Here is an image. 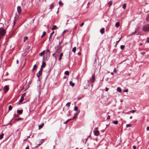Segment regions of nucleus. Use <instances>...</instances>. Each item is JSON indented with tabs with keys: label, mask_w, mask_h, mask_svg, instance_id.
I'll use <instances>...</instances> for the list:
<instances>
[{
	"label": "nucleus",
	"mask_w": 149,
	"mask_h": 149,
	"mask_svg": "<svg viewBox=\"0 0 149 149\" xmlns=\"http://www.w3.org/2000/svg\"><path fill=\"white\" fill-rule=\"evenodd\" d=\"M6 34V31L4 29H0V43H1V40Z\"/></svg>",
	"instance_id": "f257e3e1"
},
{
	"label": "nucleus",
	"mask_w": 149,
	"mask_h": 149,
	"mask_svg": "<svg viewBox=\"0 0 149 149\" xmlns=\"http://www.w3.org/2000/svg\"><path fill=\"white\" fill-rule=\"evenodd\" d=\"M142 29L144 32L149 31V24L144 25L142 27Z\"/></svg>",
	"instance_id": "f03ea898"
},
{
	"label": "nucleus",
	"mask_w": 149,
	"mask_h": 149,
	"mask_svg": "<svg viewBox=\"0 0 149 149\" xmlns=\"http://www.w3.org/2000/svg\"><path fill=\"white\" fill-rule=\"evenodd\" d=\"M9 86L8 85H5L3 88V91L4 93H6L9 90Z\"/></svg>",
	"instance_id": "7ed1b4c3"
},
{
	"label": "nucleus",
	"mask_w": 149,
	"mask_h": 149,
	"mask_svg": "<svg viewBox=\"0 0 149 149\" xmlns=\"http://www.w3.org/2000/svg\"><path fill=\"white\" fill-rule=\"evenodd\" d=\"M42 70L43 69L41 68L38 73H37L36 76L39 78L40 76L42 75Z\"/></svg>",
	"instance_id": "20e7f679"
},
{
	"label": "nucleus",
	"mask_w": 149,
	"mask_h": 149,
	"mask_svg": "<svg viewBox=\"0 0 149 149\" xmlns=\"http://www.w3.org/2000/svg\"><path fill=\"white\" fill-rule=\"evenodd\" d=\"M95 80V73H94L93 75H92V78L90 79L88 82L90 81L91 82H93Z\"/></svg>",
	"instance_id": "39448f33"
},
{
	"label": "nucleus",
	"mask_w": 149,
	"mask_h": 149,
	"mask_svg": "<svg viewBox=\"0 0 149 149\" xmlns=\"http://www.w3.org/2000/svg\"><path fill=\"white\" fill-rule=\"evenodd\" d=\"M46 58L49 57L50 55V51L49 49H47L46 50Z\"/></svg>",
	"instance_id": "423d86ee"
},
{
	"label": "nucleus",
	"mask_w": 149,
	"mask_h": 149,
	"mask_svg": "<svg viewBox=\"0 0 149 149\" xmlns=\"http://www.w3.org/2000/svg\"><path fill=\"white\" fill-rule=\"evenodd\" d=\"M25 93H24L22 95L20 99L19 100L20 102H22L23 101L24 97L25 96Z\"/></svg>",
	"instance_id": "0eeeda50"
},
{
	"label": "nucleus",
	"mask_w": 149,
	"mask_h": 149,
	"mask_svg": "<svg viewBox=\"0 0 149 149\" xmlns=\"http://www.w3.org/2000/svg\"><path fill=\"white\" fill-rule=\"evenodd\" d=\"M17 9L18 13L19 14H20L21 12L22 11L21 8L19 6H18L17 7Z\"/></svg>",
	"instance_id": "6e6552de"
},
{
	"label": "nucleus",
	"mask_w": 149,
	"mask_h": 149,
	"mask_svg": "<svg viewBox=\"0 0 149 149\" xmlns=\"http://www.w3.org/2000/svg\"><path fill=\"white\" fill-rule=\"evenodd\" d=\"M94 133L95 135L98 136L99 135V132L98 131H94Z\"/></svg>",
	"instance_id": "1a4fd4ad"
},
{
	"label": "nucleus",
	"mask_w": 149,
	"mask_h": 149,
	"mask_svg": "<svg viewBox=\"0 0 149 149\" xmlns=\"http://www.w3.org/2000/svg\"><path fill=\"white\" fill-rule=\"evenodd\" d=\"M46 65V63L44 62H42V64L41 66V68H44L45 67Z\"/></svg>",
	"instance_id": "9d476101"
},
{
	"label": "nucleus",
	"mask_w": 149,
	"mask_h": 149,
	"mask_svg": "<svg viewBox=\"0 0 149 149\" xmlns=\"http://www.w3.org/2000/svg\"><path fill=\"white\" fill-rule=\"evenodd\" d=\"M100 33L102 34H103L104 33V28H102L100 31Z\"/></svg>",
	"instance_id": "9b49d317"
},
{
	"label": "nucleus",
	"mask_w": 149,
	"mask_h": 149,
	"mask_svg": "<svg viewBox=\"0 0 149 149\" xmlns=\"http://www.w3.org/2000/svg\"><path fill=\"white\" fill-rule=\"evenodd\" d=\"M54 31H53L50 34V36H49V41H50V40L51 38L52 37L53 35V34L54 33Z\"/></svg>",
	"instance_id": "f8f14e48"
},
{
	"label": "nucleus",
	"mask_w": 149,
	"mask_h": 149,
	"mask_svg": "<svg viewBox=\"0 0 149 149\" xmlns=\"http://www.w3.org/2000/svg\"><path fill=\"white\" fill-rule=\"evenodd\" d=\"M79 113V112H77V113H75L74 114V116L73 117V119H75L78 115Z\"/></svg>",
	"instance_id": "ddd939ff"
},
{
	"label": "nucleus",
	"mask_w": 149,
	"mask_h": 149,
	"mask_svg": "<svg viewBox=\"0 0 149 149\" xmlns=\"http://www.w3.org/2000/svg\"><path fill=\"white\" fill-rule=\"evenodd\" d=\"M58 29L56 25H54L53 27L51 28V29L52 30H54Z\"/></svg>",
	"instance_id": "4468645a"
},
{
	"label": "nucleus",
	"mask_w": 149,
	"mask_h": 149,
	"mask_svg": "<svg viewBox=\"0 0 149 149\" xmlns=\"http://www.w3.org/2000/svg\"><path fill=\"white\" fill-rule=\"evenodd\" d=\"M63 55V53H61L60 55L59 58V61H60L62 59V57Z\"/></svg>",
	"instance_id": "2eb2a0df"
},
{
	"label": "nucleus",
	"mask_w": 149,
	"mask_h": 149,
	"mask_svg": "<svg viewBox=\"0 0 149 149\" xmlns=\"http://www.w3.org/2000/svg\"><path fill=\"white\" fill-rule=\"evenodd\" d=\"M22 112L23 111L22 110H17V113H19L20 114H21L22 113Z\"/></svg>",
	"instance_id": "dca6fc26"
},
{
	"label": "nucleus",
	"mask_w": 149,
	"mask_h": 149,
	"mask_svg": "<svg viewBox=\"0 0 149 149\" xmlns=\"http://www.w3.org/2000/svg\"><path fill=\"white\" fill-rule=\"evenodd\" d=\"M120 26V23L119 22H117L115 24V26L117 27H118Z\"/></svg>",
	"instance_id": "f3484780"
},
{
	"label": "nucleus",
	"mask_w": 149,
	"mask_h": 149,
	"mask_svg": "<svg viewBox=\"0 0 149 149\" xmlns=\"http://www.w3.org/2000/svg\"><path fill=\"white\" fill-rule=\"evenodd\" d=\"M117 91L119 92H122V90L120 87H118L117 88Z\"/></svg>",
	"instance_id": "a211bd4d"
},
{
	"label": "nucleus",
	"mask_w": 149,
	"mask_h": 149,
	"mask_svg": "<svg viewBox=\"0 0 149 149\" xmlns=\"http://www.w3.org/2000/svg\"><path fill=\"white\" fill-rule=\"evenodd\" d=\"M70 84L72 87H73L74 86V84L72 82V81L70 82Z\"/></svg>",
	"instance_id": "6ab92c4d"
},
{
	"label": "nucleus",
	"mask_w": 149,
	"mask_h": 149,
	"mask_svg": "<svg viewBox=\"0 0 149 149\" xmlns=\"http://www.w3.org/2000/svg\"><path fill=\"white\" fill-rule=\"evenodd\" d=\"M44 124L43 123H42L41 125H39V126H38L39 127V129H40L41 128H42L43 127V126H44Z\"/></svg>",
	"instance_id": "aec40b11"
},
{
	"label": "nucleus",
	"mask_w": 149,
	"mask_h": 149,
	"mask_svg": "<svg viewBox=\"0 0 149 149\" xmlns=\"http://www.w3.org/2000/svg\"><path fill=\"white\" fill-rule=\"evenodd\" d=\"M59 4L61 6H62L63 5V3H62L61 1H60L59 2Z\"/></svg>",
	"instance_id": "412c9836"
},
{
	"label": "nucleus",
	"mask_w": 149,
	"mask_h": 149,
	"mask_svg": "<svg viewBox=\"0 0 149 149\" xmlns=\"http://www.w3.org/2000/svg\"><path fill=\"white\" fill-rule=\"evenodd\" d=\"M112 123L114 124L117 125L118 124V122L117 120H114L112 122Z\"/></svg>",
	"instance_id": "4be33fe9"
},
{
	"label": "nucleus",
	"mask_w": 149,
	"mask_h": 149,
	"mask_svg": "<svg viewBox=\"0 0 149 149\" xmlns=\"http://www.w3.org/2000/svg\"><path fill=\"white\" fill-rule=\"evenodd\" d=\"M45 50L43 51L42 52L40 53L39 54L40 56H42L45 53Z\"/></svg>",
	"instance_id": "5701e85b"
},
{
	"label": "nucleus",
	"mask_w": 149,
	"mask_h": 149,
	"mask_svg": "<svg viewBox=\"0 0 149 149\" xmlns=\"http://www.w3.org/2000/svg\"><path fill=\"white\" fill-rule=\"evenodd\" d=\"M76 47H74L72 49V51L74 53H75L76 52Z\"/></svg>",
	"instance_id": "b1692460"
},
{
	"label": "nucleus",
	"mask_w": 149,
	"mask_h": 149,
	"mask_svg": "<svg viewBox=\"0 0 149 149\" xmlns=\"http://www.w3.org/2000/svg\"><path fill=\"white\" fill-rule=\"evenodd\" d=\"M46 33L45 31H43V32L42 35L41 36V38H43L45 35Z\"/></svg>",
	"instance_id": "393cba45"
},
{
	"label": "nucleus",
	"mask_w": 149,
	"mask_h": 149,
	"mask_svg": "<svg viewBox=\"0 0 149 149\" xmlns=\"http://www.w3.org/2000/svg\"><path fill=\"white\" fill-rule=\"evenodd\" d=\"M64 74L67 75H69V71H66L65 72Z\"/></svg>",
	"instance_id": "a878e982"
},
{
	"label": "nucleus",
	"mask_w": 149,
	"mask_h": 149,
	"mask_svg": "<svg viewBox=\"0 0 149 149\" xmlns=\"http://www.w3.org/2000/svg\"><path fill=\"white\" fill-rule=\"evenodd\" d=\"M36 67H37L36 65V64L35 65H34L33 68L32 69V71H33L36 68Z\"/></svg>",
	"instance_id": "bb28decb"
},
{
	"label": "nucleus",
	"mask_w": 149,
	"mask_h": 149,
	"mask_svg": "<svg viewBox=\"0 0 149 149\" xmlns=\"http://www.w3.org/2000/svg\"><path fill=\"white\" fill-rule=\"evenodd\" d=\"M53 7H54L53 3H52L50 5V8L51 9H52L53 8Z\"/></svg>",
	"instance_id": "cd10ccee"
},
{
	"label": "nucleus",
	"mask_w": 149,
	"mask_h": 149,
	"mask_svg": "<svg viewBox=\"0 0 149 149\" xmlns=\"http://www.w3.org/2000/svg\"><path fill=\"white\" fill-rule=\"evenodd\" d=\"M23 119L21 118H17L15 119L16 120H22Z\"/></svg>",
	"instance_id": "c85d7f7f"
},
{
	"label": "nucleus",
	"mask_w": 149,
	"mask_h": 149,
	"mask_svg": "<svg viewBox=\"0 0 149 149\" xmlns=\"http://www.w3.org/2000/svg\"><path fill=\"white\" fill-rule=\"evenodd\" d=\"M146 20L148 22H149V14L147 15L146 17Z\"/></svg>",
	"instance_id": "c756f323"
},
{
	"label": "nucleus",
	"mask_w": 149,
	"mask_h": 149,
	"mask_svg": "<svg viewBox=\"0 0 149 149\" xmlns=\"http://www.w3.org/2000/svg\"><path fill=\"white\" fill-rule=\"evenodd\" d=\"M125 46L124 45H121L120 46V48L122 50H123L125 48Z\"/></svg>",
	"instance_id": "7c9ffc66"
},
{
	"label": "nucleus",
	"mask_w": 149,
	"mask_h": 149,
	"mask_svg": "<svg viewBox=\"0 0 149 149\" xmlns=\"http://www.w3.org/2000/svg\"><path fill=\"white\" fill-rule=\"evenodd\" d=\"M112 1H110L108 2V4L109 6H111V5H112Z\"/></svg>",
	"instance_id": "2f4dec72"
},
{
	"label": "nucleus",
	"mask_w": 149,
	"mask_h": 149,
	"mask_svg": "<svg viewBox=\"0 0 149 149\" xmlns=\"http://www.w3.org/2000/svg\"><path fill=\"white\" fill-rule=\"evenodd\" d=\"M131 126H132V125L131 124H127L126 125V127H131Z\"/></svg>",
	"instance_id": "473e14b6"
},
{
	"label": "nucleus",
	"mask_w": 149,
	"mask_h": 149,
	"mask_svg": "<svg viewBox=\"0 0 149 149\" xmlns=\"http://www.w3.org/2000/svg\"><path fill=\"white\" fill-rule=\"evenodd\" d=\"M70 103L68 102L67 103V104L66 105V106L68 107L69 108V107L70 106Z\"/></svg>",
	"instance_id": "72a5a7b5"
},
{
	"label": "nucleus",
	"mask_w": 149,
	"mask_h": 149,
	"mask_svg": "<svg viewBox=\"0 0 149 149\" xmlns=\"http://www.w3.org/2000/svg\"><path fill=\"white\" fill-rule=\"evenodd\" d=\"M3 134H2L0 135V139H2L3 137Z\"/></svg>",
	"instance_id": "f704fd0d"
},
{
	"label": "nucleus",
	"mask_w": 149,
	"mask_h": 149,
	"mask_svg": "<svg viewBox=\"0 0 149 149\" xmlns=\"http://www.w3.org/2000/svg\"><path fill=\"white\" fill-rule=\"evenodd\" d=\"M12 109V107L10 105L9 106L8 110L9 111L11 110Z\"/></svg>",
	"instance_id": "c9c22d12"
},
{
	"label": "nucleus",
	"mask_w": 149,
	"mask_h": 149,
	"mask_svg": "<svg viewBox=\"0 0 149 149\" xmlns=\"http://www.w3.org/2000/svg\"><path fill=\"white\" fill-rule=\"evenodd\" d=\"M78 107H77L75 106L74 107V110L75 111H77L78 110Z\"/></svg>",
	"instance_id": "e433bc0d"
},
{
	"label": "nucleus",
	"mask_w": 149,
	"mask_h": 149,
	"mask_svg": "<svg viewBox=\"0 0 149 149\" xmlns=\"http://www.w3.org/2000/svg\"><path fill=\"white\" fill-rule=\"evenodd\" d=\"M70 120V119H68L64 123V124H66Z\"/></svg>",
	"instance_id": "4c0bfd02"
},
{
	"label": "nucleus",
	"mask_w": 149,
	"mask_h": 149,
	"mask_svg": "<svg viewBox=\"0 0 149 149\" xmlns=\"http://www.w3.org/2000/svg\"><path fill=\"white\" fill-rule=\"evenodd\" d=\"M126 4H123V9H125L126 8Z\"/></svg>",
	"instance_id": "58836bf2"
},
{
	"label": "nucleus",
	"mask_w": 149,
	"mask_h": 149,
	"mask_svg": "<svg viewBox=\"0 0 149 149\" xmlns=\"http://www.w3.org/2000/svg\"><path fill=\"white\" fill-rule=\"evenodd\" d=\"M28 38L27 37H25L24 38V42H25L26 40L28 39Z\"/></svg>",
	"instance_id": "ea45409f"
},
{
	"label": "nucleus",
	"mask_w": 149,
	"mask_h": 149,
	"mask_svg": "<svg viewBox=\"0 0 149 149\" xmlns=\"http://www.w3.org/2000/svg\"><path fill=\"white\" fill-rule=\"evenodd\" d=\"M121 38H120L119 39V40L117 41L116 42V46L118 44V43L120 41V40L121 39Z\"/></svg>",
	"instance_id": "a19ab883"
},
{
	"label": "nucleus",
	"mask_w": 149,
	"mask_h": 149,
	"mask_svg": "<svg viewBox=\"0 0 149 149\" xmlns=\"http://www.w3.org/2000/svg\"><path fill=\"white\" fill-rule=\"evenodd\" d=\"M14 117H18L19 116V115L18 114H14Z\"/></svg>",
	"instance_id": "79ce46f5"
},
{
	"label": "nucleus",
	"mask_w": 149,
	"mask_h": 149,
	"mask_svg": "<svg viewBox=\"0 0 149 149\" xmlns=\"http://www.w3.org/2000/svg\"><path fill=\"white\" fill-rule=\"evenodd\" d=\"M136 33V31H134V32H133L131 34V35H135V34Z\"/></svg>",
	"instance_id": "37998d69"
},
{
	"label": "nucleus",
	"mask_w": 149,
	"mask_h": 149,
	"mask_svg": "<svg viewBox=\"0 0 149 149\" xmlns=\"http://www.w3.org/2000/svg\"><path fill=\"white\" fill-rule=\"evenodd\" d=\"M141 53L142 55H144L145 54L146 52H141Z\"/></svg>",
	"instance_id": "c03bdc74"
},
{
	"label": "nucleus",
	"mask_w": 149,
	"mask_h": 149,
	"mask_svg": "<svg viewBox=\"0 0 149 149\" xmlns=\"http://www.w3.org/2000/svg\"><path fill=\"white\" fill-rule=\"evenodd\" d=\"M146 42L148 43H149V38H148L146 39Z\"/></svg>",
	"instance_id": "a18cd8bd"
},
{
	"label": "nucleus",
	"mask_w": 149,
	"mask_h": 149,
	"mask_svg": "<svg viewBox=\"0 0 149 149\" xmlns=\"http://www.w3.org/2000/svg\"><path fill=\"white\" fill-rule=\"evenodd\" d=\"M113 71L115 73H116L117 71V70L116 69V68H114V69Z\"/></svg>",
	"instance_id": "49530a36"
},
{
	"label": "nucleus",
	"mask_w": 149,
	"mask_h": 149,
	"mask_svg": "<svg viewBox=\"0 0 149 149\" xmlns=\"http://www.w3.org/2000/svg\"><path fill=\"white\" fill-rule=\"evenodd\" d=\"M43 140H44L43 139L41 140V141L40 142V144H42V143L43 142Z\"/></svg>",
	"instance_id": "de8ad7c7"
},
{
	"label": "nucleus",
	"mask_w": 149,
	"mask_h": 149,
	"mask_svg": "<svg viewBox=\"0 0 149 149\" xmlns=\"http://www.w3.org/2000/svg\"><path fill=\"white\" fill-rule=\"evenodd\" d=\"M84 23H82L80 25V26L81 27H82V26H83V25H84Z\"/></svg>",
	"instance_id": "09e8293b"
},
{
	"label": "nucleus",
	"mask_w": 149,
	"mask_h": 149,
	"mask_svg": "<svg viewBox=\"0 0 149 149\" xmlns=\"http://www.w3.org/2000/svg\"><path fill=\"white\" fill-rule=\"evenodd\" d=\"M135 112V111L134 110H132L130 111L131 113H134Z\"/></svg>",
	"instance_id": "8fccbe9b"
},
{
	"label": "nucleus",
	"mask_w": 149,
	"mask_h": 149,
	"mask_svg": "<svg viewBox=\"0 0 149 149\" xmlns=\"http://www.w3.org/2000/svg\"><path fill=\"white\" fill-rule=\"evenodd\" d=\"M107 119H109L110 118V116L109 115L107 117Z\"/></svg>",
	"instance_id": "3c124183"
},
{
	"label": "nucleus",
	"mask_w": 149,
	"mask_h": 149,
	"mask_svg": "<svg viewBox=\"0 0 149 149\" xmlns=\"http://www.w3.org/2000/svg\"><path fill=\"white\" fill-rule=\"evenodd\" d=\"M133 149H136V146H133Z\"/></svg>",
	"instance_id": "603ef678"
},
{
	"label": "nucleus",
	"mask_w": 149,
	"mask_h": 149,
	"mask_svg": "<svg viewBox=\"0 0 149 149\" xmlns=\"http://www.w3.org/2000/svg\"><path fill=\"white\" fill-rule=\"evenodd\" d=\"M124 91L125 92H127L128 91V89H125Z\"/></svg>",
	"instance_id": "864d4df0"
},
{
	"label": "nucleus",
	"mask_w": 149,
	"mask_h": 149,
	"mask_svg": "<svg viewBox=\"0 0 149 149\" xmlns=\"http://www.w3.org/2000/svg\"><path fill=\"white\" fill-rule=\"evenodd\" d=\"M146 130L147 131H149V127H148L146 128Z\"/></svg>",
	"instance_id": "5fc2aeb1"
},
{
	"label": "nucleus",
	"mask_w": 149,
	"mask_h": 149,
	"mask_svg": "<svg viewBox=\"0 0 149 149\" xmlns=\"http://www.w3.org/2000/svg\"><path fill=\"white\" fill-rule=\"evenodd\" d=\"M109 90V88H106V89H105V91H108V90Z\"/></svg>",
	"instance_id": "6e6d98bb"
},
{
	"label": "nucleus",
	"mask_w": 149,
	"mask_h": 149,
	"mask_svg": "<svg viewBox=\"0 0 149 149\" xmlns=\"http://www.w3.org/2000/svg\"><path fill=\"white\" fill-rule=\"evenodd\" d=\"M78 54L79 55H81V52H79L78 53Z\"/></svg>",
	"instance_id": "4d7b16f0"
},
{
	"label": "nucleus",
	"mask_w": 149,
	"mask_h": 149,
	"mask_svg": "<svg viewBox=\"0 0 149 149\" xmlns=\"http://www.w3.org/2000/svg\"><path fill=\"white\" fill-rule=\"evenodd\" d=\"M29 146H27L26 147V148L25 149H29Z\"/></svg>",
	"instance_id": "13d9d810"
},
{
	"label": "nucleus",
	"mask_w": 149,
	"mask_h": 149,
	"mask_svg": "<svg viewBox=\"0 0 149 149\" xmlns=\"http://www.w3.org/2000/svg\"><path fill=\"white\" fill-rule=\"evenodd\" d=\"M16 63L17 64H18L19 63V61L18 60L16 61Z\"/></svg>",
	"instance_id": "bf43d9fd"
},
{
	"label": "nucleus",
	"mask_w": 149,
	"mask_h": 149,
	"mask_svg": "<svg viewBox=\"0 0 149 149\" xmlns=\"http://www.w3.org/2000/svg\"><path fill=\"white\" fill-rule=\"evenodd\" d=\"M66 78H67V77H66V76H64V77H63V79H66Z\"/></svg>",
	"instance_id": "052dcab7"
},
{
	"label": "nucleus",
	"mask_w": 149,
	"mask_h": 149,
	"mask_svg": "<svg viewBox=\"0 0 149 149\" xmlns=\"http://www.w3.org/2000/svg\"><path fill=\"white\" fill-rule=\"evenodd\" d=\"M40 145H41V144H40V143L39 144H38V145H37V146H36V147L38 146H40Z\"/></svg>",
	"instance_id": "680f3d73"
},
{
	"label": "nucleus",
	"mask_w": 149,
	"mask_h": 149,
	"mask_svg": "<svg viewBox=\"0 0 149 149\" xmlns=\"http://www.w3.org/2000/svg\"><path fill=\"white\" fill-rule=\"evenodd\" d=\"M108 80V78H107L106 79H105V80L106 81H107Z\"/></svg>",
	"instance_id": "e2e57ef3"
},
{
	"label": "nucleus",
	"mask_w": 149,
	"mask_h": 149,
	"mask_svg": "<svg viewBox=\"0 0 149 149\" xmlns=\"http://www.w3.org/2000/svg\"><path fill=\"white\" fill-rule=\"evenodd\" d=\"M132 116H131L130 117V119H132Z\"/></svg>",
	"instance_id": "0e129e2a"
},
{
	"label": "nucleus",
	"mask_w": 149,
	"mask_h": 149,
	"mask_svg": "<svg viewBox=\"0 0 149 149\" xmlns=\"http://www.w3.org/2000/svg\"><path fill=\"white\" fill-rule=\"evenodd\" d=\"M67 30H65L63 31V33H64L65 32H66V31H67Z\"/></svg>",
	"instance_id": "69168bd1"
},
{
	"label": "nucleus",
	"mask_w": 149,
	"mask_h": 149,
	"mask_svg": "<svg viewBox=\"0 0 149 149\" xmlns=\"http://www.w3.org/2000/svg\"><path fill=\"white\" fill-rule=\"evenodd\" d=\"M111 74H112V75H113V72H111Z\"/></svg>",
	"instance_id": "338daca9"
},
{
	"label": "nucleus",
	"mask_w": 149,
	"mask_h": 149,
	"mask_svg": "<svg viewBox=\"0 0 149 149\" xmlns=\"http://www.w3.org/2000/svg\"><path fill=\"white\" fill-rule=\"evenodd\" d=\"M73 119V118H70V119H70V120H71Z\"/></svg>",
	"instance_id": "774afa93"
}]
</instances>
